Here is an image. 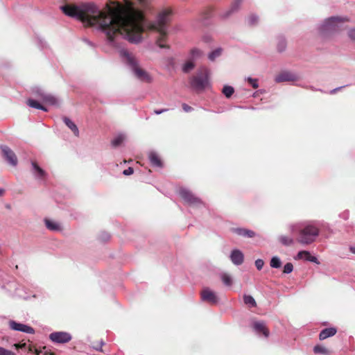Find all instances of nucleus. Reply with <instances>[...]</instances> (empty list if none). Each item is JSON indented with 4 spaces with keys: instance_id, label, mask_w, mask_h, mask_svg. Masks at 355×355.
Segmentation results:
<instances>
[{
    "instance_id": "40",
    "label": "nucleus",
    "mask_w": 355,
    "mask_h": 355,
    "mask_svg": "<svg viewBox=\"0 0 355 355\" xmlns=\"http://www.w3.org/2000/svg\"><path fill=\"white\" fill-rule=\"evenodd\" d=\"M110 238V236L108 233L107 232H102L100 236H99V239L101 241H103V242H105L107 241H108Z\"/></svg>"
},
{
    "instance_id": "9",
    "label": "nucleus",
    "mask_w": 355,
    "mask_h": 355,
    "mask_svg": "<svg viewBox=\"0 0 355 355\" xmlns=\"http://www.w3.org/2000/svg\"><path fill=\"white\" fill-rule=\"evenodd\" d=\"M8 326L11 330L16 331H20L28 334H34L35 332V329L32 327L17 322L12 320H10L8 322Z\"/></svg>"
},
{
    "instance_id": "49",
    "label": "nucleus",
    "mask_w": 355,
    "mask_h": 355,
    "mask_svg": "<svg viewBox=\"0 0 355 355\" xmlns=\"http://www.w3.org/2000/svg\"><path fill=\"white\" fill-rule=\"evenodd\" d=\"M345 86H341V87H336L335 89H333L332 90L330 91V94H336L338 91L340 90L342 88L345 87Z\"/></svg>"
},
{
    "instance_id": "12",
    "label": "nucleus",
    "mask_w": 355,
    "mask_h": 355,
    "mask_svg": "<svg viewBox=\"0 0 355 355\" xmlns=\"http://www.w3.org/2000/svg\"><path fill=\"white\" fill-rule=\"evenodd\" d=\"M252 327L255 334L259 336H261V335L265 338H268L269 336L270 332L264 322L254 321L252 322Z\"/></svg>"
},
{
    "instance_id": "16",
    "label": "nucleus",
    "mask_w": 355,
    "mask_h": 355,
    "mask_svg": "<svg viewBox=\"0 0 355 355\" xmlns=\"http://www.w3.org/2000/svg\"><path fill=\"white\" fill-rule=\"evenodd\" d=\"M242 3L243 0H234L230 9L221 14V17L223 19H227L232 14H233L235 12H237L239 10Z\"/></svg>"
},
{
    "instance_id": "52",
    "label": "nucleus",
    "mask_w": 355,
    "mask_h": 355,
    "mask_svg": "<svg viewBox=\"0 0 355 355\" xmlns=\"http://www.w3.org/2000/svg\"><path fill=\"white\" fill-rule=\"evenodd\" d=\"M342 216L343 217L344 219H347L348 218V216H349V213L348 212H345L342 214Z\"/></svg>"
},
{
    "instance_id": "24",
    "label": "nucleus",
    "mask_w": 355,
    "mask_h": 355,
    "mask_svg": "<svg viewBox=\"0 0 355 355\" xmlns=\"http://www.w3.org/2000/svg\"><path fill=\"white\" fill-rule=\"evenodd\" d=\"M27 105L32 108L41 110L44 112L48 111V109L46 107L42 105L37 101L32 98H29L27 100Z\"/></svg>"
},
{
    "instance_id": "36",
    "label": "nucleus",
    "mask_w": 355,
    "mask_h": 355,
    "mask_svg": "<svg viewBox=\"0 0 355 355\" xmlns=\"http://www.w3.org/2000/svg\"><path fill=\"white\" fill-rule=\"evenodd\" d=\"M194 64L193 62H187L183 67H182V70L184 73H188L189 72L191 69H193L194 68Z\"/></svg>"
},
{
    "instance_id": "18",
    "label": "nucleus",
    "mask_w": 355,
    "mask_h": 355,
    "mask_svg": "<svg viewBox=\"0 0 355 355\" xmlns=\"http://www.w3.org/2000/svg\"><path fill=\"white\" fill-rule=\"evenodd\" d=\"M232 232L236 234L239 236H241L246 238H252L256 235L254 231L241 227L232 228Z\"/></svg>"
},
{
    "instance_id": "54",
    "label": "nucleus",
    "mask_w": 355,
    "mask_h": 355,
    "mask_svg": "<svg viewBox=\"0 0 355 355\" xmlns=\"http://www.w3.org/2000/svg\"><path fill=\"white\" fill-rule=\"evenodd\" d=\"M3 193H4V189H3L0 188V196H1V195H3Z\"/></svg>"
},
{
    "instance_id": "43",
    "label": "nucleus",
    "mask_w": 355,
    "mask_h": 355,
    "mask_svg": "<svg viewBox=\"0 0 355 355\" xmlns=\"http://www.w3.org/2000/svg\"><path fill=\"white\" fill-rule=\"evenodd\" d=\"M82 40L83 42H84L86 44H87L88 46H89L90 47L92 48H95L96 47V45L94 44V43H93L92 41H90L89 40H88L87 38L86 37H83L82 38Z\"/></svg>"
},
{
    "instance_id": "34",
    "label": "nucleus",
    "mask_w": 355,
    "mask_h": 355,
    "mask_svg": "<svg viewBox=\"0 0 355 355\" xmlns=\"http://www.w3.org/2000/svg\"><path fill=\"white\" fill-rule=\"evenodd\" d=\"M245 80L254 88L257 89L259 87L258 79L253 78L251 77H247Z\"/></svg>"
},
{
    "instance_id": "35",
    "label": "nucleus",
    "mask_w": 355,
    "mask_h": 355,
    "mask_svg": "<svg viewBox=\"0 0 355 355\" xmlns=\"http://www.w3.org/2000/svg\"><path fill=\"white\" fill-rule=\"evenodd\" d=\"M259 17L257 15L252 14L248 17V24L250 26H255L258 24Z\"/></svg>"
},
{
    "instance_id": "53",
    "label": "nucleus",
    "mask_w": 355,
    "mask_h": 355,
    "mask_svg": "<svg viewBox=\"0 0 355 355\" xmlns=\"http://www.w3.org/2000/svg\"><path fill=\"white\" fill-rule=\"evenodd\" d=\"M138 2L141 5V6H146V0H137Z\"/></svg>"
},
{
    "instance_id": "8",
    "label": "nucleus",
    "mask_w": 355,
    "mask_h": 355,
    "mask_svg": "<svg viewBox=\"0 0 355 355\" xmlns=\"http://www.w3.org/2000/svg\"><path fill=\"white\" fill-rule=\"evenodd\" d=\"M72 338L71 335L66 331H54L49 334V339L55 344H65Z\"/></svg>"
},
{
    "instance_id": "17",
    "label": "nucleus",
    "mask_w": 355,
    "mask_h": 355,
    "mask_svg": "<svg viewBox=\"0 0 355 355\" xmlns=\"http://www.w3.org/2000/svg\"><path fill=\"white\" fill-rule=\"evenodd\" d=\"M297 257L300 259H304L305 261L315 263L317 264L320 263L317 257L315 256H312L309 251H300L297 254Z\"/></svg>"
},
{
    "instance_id": "3",
    "label": "nucleus",
    "mask_w": 355,
    "mask_h": 355,
    "mask_svg": "<svg viewBox=\"0 0 355 355\" xmlns=\"http://www.w3.org/2000/svg\"><path fill=\"white\" fill-rule=\"evenodd\" d=\"M349 21V19L347 17L332 16L325 19L318 26V30L321 35L327 36L340 31L343 28V24Z\"/></svg>"
},
{
    "instance_id": "31",
    "label": "nucleus",
    "mask_w": 355,
    "mask_h": 355,
    "mask_svg": "<svg viewBox=\"0 0 355 355\" xmlns=\"http://www.w3.org/2000/svg\"><path fill=\"white\" fill-rule=\"evenodd\" d=\"M234 92V87L230 85H225L222 89V93L227 98H230L233 95Z\"/></svg>"
},
{
    "instance_id": "37",
    "label": "nucleus",
    "mask_w": 355,
    "mask_h": 355,
    "mask_svg": "<svg viewBox=\"0 0 355 355\" xmlns=\"http://www.w3.org/2000/svg\"><path fill=\"white\" fill-rule=\"evenodd\" d=\"M202 55V52L198 49H193L191 51V55L192 58L197 59Z\"/></svg>"
},
{
    "instance_id": "5",
    "label": "nucleus",
    "mask_w": 355,
    "mask_h": 355,
    "mask_svg": "<svg viewBox=\"0 0 355 355\" xmlns=\"http://www.w3.org/2000/svg\"><path fill=\"white\" fill-rule=\"evenodd\" d=\"M209 71L206 67H201L196 75L190 79L191 87L195 90H203L209 85Z\"/></svg>"
},
{
    "instance_id": "20",
    "label": "nucleus",
    "mask_w": 355,
    "mask_h": 355,
    "mask_svg": "<svg viewBox=\"0 0 355 355\" xmlns=\"http://www.w3.org/2000/svg\"><path fill=\"white\" fill-rule=\"evenodd\" d=\"M62 121L64 124L73 132L75 136H79V130L73 121H72L67 116H64L62 118Z\"/></svg>"
},
{
    "instance_id": "14",
    "label": "nucleus",
    "mask_w": 355,
    "mask_h": 355,
    "mask_svg": "<svg viewBox=\"0 0 355 355\" xmlns=\"http://www.w3.org/2000/svg\"><path fill=\"white\" fill-rule=\"evenodd\" d=\"M295 80H297V76L294 73L289 71L281 72L275 78L276 83L294 81Z\"/></svg>"
},
{
    "instance_id": "7",
    "label": "nucleus",
    "mask_w": 355,
    "mask_h": 355,
    "mask_svg": "<svg viewBox=\"0 0 355 355\" xmlns=\"http://www.w3.org/2000/svg\"><path fill=\"white\" fill-rule=\"evenodd\" d=\"M61 10L67 16L73 17L83 23L84 13L80 6L64 5L60 6Z\"/></svg>"
},
{
    "instance_id": "11",
    "label": "nucleus",
    "mask_w": 355,
    "mask_h": 355,
    "mask_svg": "<svg viewBox=\"0 0 355 355\" xmlns=\"http://www.w3.org/2000/svg\"><path fill=\"white\" fill-rule=\"evenodd\" d=\"M201 299L202 301L212 304H216L218 302V297L216 294L209 288H203L201 292Z\"/></svg>"
},
{
    "instance_id": "26",
    "label": "nucleus",
    "mask_w": 355,
    "mask_h": 355,
    "mask_svg": "<svg viewBox=\"0 0 355 355\" xmlns=\"http://www.w3.org/2000/svg\"><path fill=\"white\" fill-rule=\"evenodd\" d=\"M220 279L224 285L231 286L233 284L232 277L227 273L223 272L220 274Z\"/></svg>"
},
{
    "instance_id": "6",
    "label": "nucleus",
    "mask_w": 355,
    "mask_h": 355,
    "mask_svg": "<svg viewBox=\"0 0 355 355\" xmlns=\"http://www.w3.org/2000/svg\"><path fill=\"white\" fill-rule=\"evenodd\" d=\"M178 193L184 201L190 206L198 207L202 205V200L187 188H180Z\"/></svg>"
},
{
    "instance_id": "51",
    "label": "nucleus",
    "mask_w": 355,
    "mask_h": 355,
    "mask_svg": "<svg viewBox=\"0 0 355 355\" xmlns=\"http://www.w3.org/2000/svg\"><path fill=\"white\" fill-rule=\"evenodd\" d=\"M349 251L352 253V254H355V245H351L349 246Z\"/></svg>"
},
{
    "instance_id": "41",
    "label": "nucleus",
    "mask_w": 355,
    "mask_h": 355,
    "mask_svg": "<svg viewBox=\"0 0 355 355\" xmlns=\"http://www.w3.org/2000/svg\"><path fill=\"white\" fill-rule=\"evenodd\" d=\"M0 355H14V353L10 350L0 347Z\"/></svg>"
},
{
    "instance_id": "13",
    "label": "nucleus",
    "mask_w": 355,
    "mask_h": 355,
    "mask_svg": "<svg viewBox=\"0 0 355 355\" xmlns=\"http://www.w3.org/2000/svg\"><path fill=\"white\" fill-rule=\"evenodd\" d=\"M230 260L236 266H240L243 263V253L239 249H234L231 252L230 256Z\"/></svg>"
},
{
    "instance_id": "44",
    "label": "nucleus",
    "mask_w": 355,
    "mask_h": 355,
    "mask_svg": "<svg viewBox=\"0 0 355 355\" xmlns=\"http://www.w3.org/2000/svg\"><path fill=\"white\" fill-rule=\"evenodd\" d=\"M33 92L35 94H37L38 96H40L42 98V94H45L44 92L38 87L34 88L33 89Z\"/></svg>"
},
{
    "instance_id": "42",
    "label": "nucleus",
    "mask_w": 355,
    "mask_h": 355,
    "mask_svg": "<svg viewBox=\"0 0 355 355\" xmlns=\"http://www.w3.org/2000/svg\"><path fill=\"white\" fill-rule=\"evenodd\" d=\"M347 35L350 40L355 41V28H350L348 31Z\"/></svg>"
},
{
    "instance_id": "22",
    "label": "nucleus",
    "mask_w": 355,
    "mask_h": 355,
    "mask_svg": "<svg viewBox=\"0 0 355 355\" xmlns=\"http://www.w3.org/2000/svg\"><path fill=\"white\" fill-rule=\"evenodd\" d=\"M149 159L151 164L155 167H162V162L157 154L155 152H151L149 154Z\"/></svg>"
},
{
    "instance_id": "27",
    "label": "nucleus",
    "mask_w": 355,
    "mask_h": 355,
    "mask_svg": "<svg viewBox=\"0 0 355 355\" xmlns=\"http://www.w3.org/2000/svg\"><path fill=\"white\" fill-rule=\"evenodd\" d=\"M125 136L122 134L116 136L111 141V145L114 148L119 146L123 141Z\"/></svg>"
},
{
    "instance_id": "30",
    "label": "nucleus",
    "mask_w": 355,
    "mask_h": 355,
    "mask_svg": "<svg viewBox=\"0 0 355 355\" xmlns=\"http://www.w3.org/2000/svg\"><path fill=\"white\" fill-rule=\"evenodd\" d=\"M243 302L246 305H248L250 307H255L257 306L255 300L252 295H243Z\"/></svg>"
},
{
    "instance_id": "33",
    "label": "nucleus",
    "mask_w": 355,
    "mask_h": 355,
    "mask_svg": "<svg viewBox=\"0 0 355 355\" xmlns=\"http://www.w3.org/2000/svg\"><path fill=\"white\" fill-rule=\"evenodd\" d=\"M313 352L315 354H327L329 352L328 349L327 348H325L322 345H315L313 347Z\"/></svg>"
},
{
    "instance_id": "29",
    "label": "nucleus",
    "mask_w": 355,
    "mask_h": 355,
    "mask_svg": "<svg viewBox=\"0 0 355 355\" xmlns=\"http://www.w3.org/2000/svg\"><path fill=\"white\" fill-rule=\"evenodd\" d=\"M279 241L285 246H289L293 244V239L291 237L281 235L278 238Z\"/></svg>"
},
{
    "instance_id": "23",
    "label": "nucleus",
    "mask_w": 355,
    "mask_h": 355,
    "mask_svg": "<svg viewBox=\"0 0 355 355\" xmlns=\"http://www.w3.org/2000/svg\"><path fill=\"white\" fill-rule=\"evenodd\" d=\"M42 99L44 102L52 105H58L59 103L58 98L51 94H42Z\"/></svg>"
},
{
    "instance_id": "48",
    "label": "nucleus",
    "mask_w": 355,
    "mask_h": 355,
    "mask_svg": "<svg viewBox=\"0 0 355 355\" xmlns=\"http://www.w3.org/2000/svg\"><path fill=\"white\" fill-rule=\"evenodd\" d=\"M168 110V109H166V108H164V109H160V110H154V114H157V115H159V114H161L164 112H166Z\"/></svg>"
},
{
    "instance_id": "28",
    "label": "nucleus",
    "mask_w": 355,
    "mask_h": 355,
    "mask_svg": "<svg viewBox=\"0 0 355 355\" xmlns=\"http://www.w3.org/2000/svg\"><path fill=\"white\" fill-rule=\"evenodd\" d=\"M223 49L219 47L210 52L208 55V58L210 61H214L222 54Z\"/></svg>"
},
{
    "instance_id": "45",
    "label": "nucleus",
    "mask_w": 355,
    "mask_h": 355,
    "mask_svg": "<svg viewBox=\"0 0 355 355\" xmlns=\"http://www.w3.org/2000/svg\"><path fill=\"white\" fill-rule=\"evenodd\" d=\"M182 107L183 110L185 112H190L193 111V110L192 107L189 106V105H187L186 103H182Z\"/></svg>"
},
{
    "instance_id": "50",
    "label": "nucleus",
    "mask_w": 355,
    "mask_h": 355,
    "mask_svg": "<svg viewBox=\"0 0 355 355\" xmlns=\"http://www.w3.org/2000/svg\"><path fill=\"white\" fill-rule=\"evenodd\" d=\"M37 40H38L40 47L44 48L45 46V43L41 39H38Z\"/></svg>"
},
{
    "instance_id": "32",
    "label": "nucleus",
    "mask_w": 355,
    "mask_h": 355,
    "mask_svg": "<svg viewBox=\"0 0 355 355\" xmlns=\"http://www.w3.org/2000/svg\"><path fill=\"white\" fill-rule=\"evenodd\" d=\"M270 266L273 268H279L282 266V261L278 257H272L270 261Z\"/></svg>"
},
{
    "instance_id": "21",
    "label": "nucleus",
    "mask_w": 355,
    "mask_h": 355,
    "mask_svg": "<svg viewBox=\"0 0 355 355\" xmlns=\"http://www.w3.org/2000/svg\"><path fill=\"white\" fill-rule=\"evenodd\" d=\"M44 223L46 228L49 230L53 231V232H60L62 230L60 225L54 220L45 218Z\"/></svg>"
},
{
    "instance_id": "15",
    "label": "nucleus",
    "mask_w": 355,
    "mask_h": 355,
    "mask_svg": "<svg viewBox=\"0 0 355 355\" xmlns=\"http://www.w3.org/2000/svg\"><path fill=\"white\" fill-rule=\"evenodd\" d=\"M32 165V173L35 179L39 180H44L46 176V173L35 162H31Z\"/></svg>"
},
{
    "instance_id": "19",
    "label": "nucleus",
    "mask_w": 355,
    "mask_h": 355,
    "mask_svg": "<svg viewBox=\"0 0 355 355\" xmlns=\"http://www.w3.org/2000/svg\"><path fill=\"white\" fill-rule=\"evenodd\" d=\"M336 332L337 329L335 327L325 328L320 331L319 338L321 340H324L329 337L334 336Z\"/></svg>"
},
{
    "instance_id": "25",
    "label": "nucleus",
    "mask_w": 355,
    "mask_h": 355,
    "mask_svg": "<svg viewBox=\"0 0 355 355\" xmlns=\"http://www.w3.org/2000/svg\"><path fill=\"white\" fill-rule=\"evenodd\" d=\"M277 51L280 53L285 51L286 48V41L284 36L280 35L277 37Z\"/></svg>"
},
{
    "instance_id": "4",
    "label": "nucleus",
    "mask_w": 355,
    "mask_h": 355,
    "mask_svg": "<svg viewBox=\"0 0 355 355\" xmlns=\"http://www.w3.org/2000/svg\"><path fill=\"white\" fill-rule=\"evenodd\" d=\"M120 55L135 77L141 81L150 82L151 78L146 71L139 67L137 60L125 49L120 51Z\"/></svg>"
},
{
    "instance_id": "38",
    "label": "nucleus",
    "mask_w": 355,
    "mask_h": 355,
    "mask_svg": "<svg viewBox=\"0 0 355 355\" xmlns=\"http://www.w3.org/2000/svg\"><path fill=\"white\" fill-rule=\"evenodd\" d=\"M293 270V266L291 263H287L284 266V273L285 274H290Z\"/></svg>"
},
{
    "instance_id": "10",
    "label": "nucleus",
    "mask_w": 355,
    "mask_h": 355,
    "mask_svg": "<svg viewBox=\"0 0 355 355\" xmlns=\"http://www.w3.org/2000/svg\"><path fill=\"white\" fill-rule=\"evenodd\" d=\"M0 148L6 161L11 166H16L18 163L17 157L10 148L6 145H1Z\"/></svg>"
},
{
    "instance_id": "46",
    "label": "nucleus",
    "mask_w": 355,
    "mask_h": 355,
    "mask_svg": "<svg viewBox=\"0 0 355 355\" xmlns=\"http://www.w3.org/2000/svg\"><path fill=\"white\" fill-rule=\"evenodd\" d=\"M133 173H134V170H133V168H132V167H128L127 169H125L123 171V174L124 175H130L132 174Z\"/></svg>"
},
{
    "instance_id": "39",
    "label": "nucleus",
    "mask_w": 355,
    "mask_h": 355,
    "mask_svg": "<svg viewBox=\"0 0 355 355\" xmlns=\"http://www.w3.org/2000/svg\"><path fill=\"white\" fill-rule=\"evenodd\" d=\"M254 264L257 269L261 270L263 267L264 261H263V259H258L255 261Z\"/></svg>"
},
{
    "instance_id": "47",
    "label": "nucleus",
    "mask_w": 355,
    "mask_h": 355,
    "mask_svg": "<svg viewBox=\"0 0 355 355\" xmlns=\"http://www.w3.org/2000/svg\"><path fill=\"white\" fill-rule=\"evenodd\" d=\"M105 344V343L103 342V340H101L99 343V345H96V346H93V348L96 350V351H99V352H101L102 351V347L103 345Z\"/></svg>"
},
{
    "instance_id": "2",
    "label": "nucleus",
    "mask_w": 355,
    "mask_h": 355,
    "mask_svg": "<svg viewBox=\"0 0 355 355\" xmlns=\"http://www.w3.org/2000/svg\"><path fill=\"white\" fill-rule=\"evenodd\" d=\"M320 225L318 222H309L303 225H291L292 232H298L297 241L302 245H309L314 242L319 235Z\"/></svg>"
},
{
    "instance_id": "1",
    "label": "nucleus",
    "mask_w": 355,
    "mask_h": 355,
    "mask_svg": "<svg viewBox=\"0 0 355 355\" xmlns=\"http://www.w3.org/2000/svg\"><path fill=\"white\" fill-rule=\"evenodd\" d=\"M80 6L84 13L83 24L88 26H96L104 33L111 46H116L114 36L116 34H120L132 44H138L142 40V32L156 31L160 34V37L156 40L157 45L161 49L168 48L162 42L167 34V24L172 17V10L170 9L163 10L156 20L151 22L145 18L143 12L130 0L125 1L123 7L120 6L115 10L109 8L108 12L101 10L95 3L91 2Z\"/></svg>"
}]
</instances>
